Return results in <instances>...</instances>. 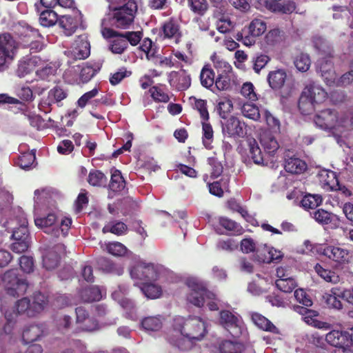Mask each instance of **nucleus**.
Here are the masks:
<instances>
[{"label":"nucleus","instance_id":"nucleus-1","mask_svg":"<svg viewBox=\"0 0 353 353\" xmlns=\"http://www.w3.org/2000/svg\"><path fill=\"white\" fill-rule=\"evenodd\" d=\"M206 333L205 323L200 317L177 316L174 319L173 330L168 334L167 339L173 346L185 351L190 348V343L201 341Z\"/></svg>","mask_w":353,"mask_h":353},{"label":"nucleus","instance_id":"nucleus-2","mask_svg":"<svg viewBox=\"0 0 353 353\" xmlns=\"http://www.w3.org/2000/svg\"><path fill=\"white\" fill-rule=\"evenodd\" d=\"M138 10L135 0H130L121 6L114 8L111 14L102 19L101 28L110 27L117 29H128L134 23Z\"/></svg>","mask_w":353,"mask_h":353},{"label":"nucleus","instance_id":"nucleus-3","mask_svg":"<svg viewBox=\"0 0 353 353\" xmlns=\"http://www.w3.org/2000/svg\"><path fill=\"white\" fill-rule=\"evenodd\" d=\"M327 98V92L315 83L307 85L299 100V109L302 114L308 115L315 110V105L324 102Z\"/></svg>","mask_w":353,"mask_h":353},{"label":"nucleus","instance_id":"nucleus-4","mask_svg":"<svg viewBox=\"0 0 353 353\" xmlns=\"http://www.w3.org/2000/svg\"><path fill=\"white\" fill-rule=\"evenodd\" d=\"M314 121L323 130H332L336 126L349 128L353 125V114H345L339 120L337 111L327 108L317 113Z\"/></svg>","mask_w":353,"mask_h":353},{"label":"nucleus","instance_id":"nucleus-5","mask_svg":"<svg viewBox=\"0 0 353 353\" xmlns=\"http://www.w3.org/2000/svg\"><path fill=\"white\" fill-rule=\"evenodd\" d=\"M3 281L7 294L14 297L23 295L28 287L24 276L19 274L17 269H11L6 271L3 274Z\"/></svg>","mask_w":353,"mask_h":353},{"label":"nucleus","instance_id":"nucleus-6","mask_svg":"<svg viewBox=\"0 0 353 353\" xmlns=\"http://www.w3.org/2000/svg\"><path fill=\"white\" fill-rule=\"evenodd\" d=\"M186 285L190 290L187 295V301L192 305L201 307L203 306L206 299H215V294L197 279H189L186 281Z\"/></svg>","mask_w":353,"mask_h":353},{"label":"nucleus","instance_id":"nucleus-7","mask_svg":"<svg viewBox=\"0 0 353 353\" xmlns=\"http://www.w3.org/2000/svg\"><path fill=\"white\" fill-rule=\"evenodd\" d=\"M101 32L104 39H110L108 50L112 53L121 54L128 48V44L122 32L105 26L101 28Z\"/></svg>","mask_w":353,"mask_h":353},{"label":"nucleus","instance_id":"nucleus-8","mask_svg":"<svg viewBox=\"0 0 353 353\" xmlns=\"http://www.w3.org/2000/svg\"><path fill=\"white\" fill-rule=\"evenodd\" d=\"M17 44L9 33L0 34V72L7 68L6 63L14 59Z\"/></svg>","mask_w":353,"mask_h":353},{"label":"nucleus","instance_id":"nucleus-9","mask_svg":"<svg viewBox=\"0 0 353 353\" xmlns=\"http://www.w3.org/2000/svg\"><path fill=\"white\" fill-rule=\"evenodd\" d=\"M219 323L234 337H238L242 333L241 316L230 310H223L219 312Z\"/></svg>","mask_w":353,"mask_h":353},{"label":"nucleus","instance_id":"nucleus-10","mask_svg":"<svg viewBox=\"0 0 353 353\" xmlns=\"http://www.w3.org/2000/svg\"><path fill=\"white\" fill-rule=\"evenodd\" d=\"M130 276L134 279L155 281L159 276V272L154 263H140L131 268Z\"/></svg>","mask_w":353,"mask_h":353},{"label":"nucleus","instance_id":"nucleus-11","mask_svg":"<svg viewBox=\"0 0 353 353\" xmlns=\"http://www.w3.org/2000/svg\"><path fill=\"white\" fill-rule=\"evenodd\" d=\"M14 32L19 38L20 44L23 46L34 39H40L39 30L24 21H19L14 26Z\"/></svg>","mask_w":353,"mask_h":353},{"label":"nucleus","instance_id":"nucleus-12","mask_svg":"<svg viewBox=\"0 0 353 353\" xmlns=\"http://www.w3.org/2000/svg\"><path fill=\"white\" fill-rule=\"evenodd\" d=\"M69 95V90L63 85H56L50 89L48 93L46 99H43L39 103V108H50L53 103H57L58 106H62V101L65 99Z\"/></svg>","mask_w":353,"mask_h":353},{"label":"nucleus","instance_id":"nucleus-13","mask_svg":"<svg viewBox=\"0 0 353 353\" xmlns=\"http://www.w3.org/2000/svg\"><path fill=\"white\" fill-rule=\"evenodd\" d=\"M161 30L163 39H173L176 44L181 41L182 32L177 19L174 18L168 19L163 23Z\"/></svg>","mask_w":353,"mask_h":353},{"label":"nucleus","instance_id":"nucleus-14","mask_svg":"<svg viewBox=\"0 0 353 353\" xmlns=\"http://www.w3.org/2000/svg\"><path fill=\"white\" fill-rule=\"evenodd\" d=\"M244 125L238 118L231 116L222 124V132L229 137H243Z\"/></svg>","mask_w":353,"mask_h":353},{"label":"nucleus","instance_id":"nucleus-15","mask_svg":"<svg viewBox=\"0 0 353 353\" xmlns=\"http://www.w3.org/2000/svg\"><path fill=\"white\" fill-rule=\"evenodd\" d=\"M169 83L179 91L186 90L191 85V77L185 70L173 71L170 74Z\"/></svg>","mask_w":353,"mask_h":353},{"label":"nucleus","instance_id":"nucleus-16","mask_svg":"<svg viewBox=\"0 0 353 353\" xmlns=\"http://www.w3.org/2000/svg\"><path fill=\"white\" fill-rule=\"evenodd\" d=\"M330 259L341 264L348 263L350 258V251L339 246L327 245L322 252Z\"/></svg>","mask_w":353,"mask_h":353},{"label":"nucleus","instance_id":"nucleus-17","mask_svg":"<svg viewBox=\"0 0 353 353\" xmlns=\"http://www.w3.org/2000/svg\"><path fill=\"white\" fill-rule=\"evenodd\" d=\"M77 314V321L78 323H84L82 330L87 332H92L99 328L97 321L93 318H89L88 311L83 307H77L75 309Z\"/></svg>","mask_w":353,"mask_h":353},{"label":"nucleus","instance_id":"nucleus-18","mask_svg":"<svg viewBox=\"0 0 353 353\" xmlns=\"http://www.w3.org/2000/svg\"><path fill=\"white\" fill-rule=\"evenodd\" d=\"M17 221H18L19 227L12 228V234L11 239L12 240H18V239H20V240L30 241L28 220L23 214L19 217V220L17 219L11 220L10 221L6 222V224H12L13 222Z\"/></svg>","mask_w":353,"mask_h":353},{"label":"nucleus","instance_id":"nucleus-19","mask_svg":"<svg viewBox=\"0 0 353 353\" xmlns=\"http://www.w3.org/2000/svg\"><path fill=\"white\" fill-rule=\"evenodd\" d=\"M347 331H339L333 330L325 335L326 342L334 347L347 346L348 347Z\"/></svg>","mask_w":353,"mask_h":353},{"label":"nucleus","instance_id":"nucleus-20","mask_svg":"<svg viewBox=\"0 0 353 353\" xmlns=\"http://www.w3.org/2000/svg\"><path fill=\"white\" fill-rule=\"evenodd\" d=\"M343 290H341L339 288H333L330 290V293H325L323 296V299L328 307L336 310H341L343 308V304L340 299H344Z\"/></svg>","mask_w":353,"mask_h":353},{"label":"nucleus","instance_id":"nucleus-21","mask_svg":"<svg viewBox=\"0 0 353 353\" xmlns=\"http://www.w3.org/2000/svg\"><path fill=\"white\" fill-rule=\"evenodd\" d=\"M59 246L57 245L46 251L43 255V267L47 270L55 269L60 263V256L57 250Z\"/></svg>","mask_w":353,"mask_h":353},{"label":"nucleus","instance_id":"nucleus-22","mask_svg":"<svg viewBox=\"0 0 353 353\" xmlns=\"http://www.w3.org/2000/svg\"><path fill=\"white\" fill-rule=\"evenodd\" d=\"M287 74L284 69H276L270 71L268 75V82L273 90L281 88L285 82Z\"/></svg>","mask_w":353,"mask_h":353},{"label":"nucleus","instance_id":"nucleus-23","mask_svg":"<svg viewBox=\"0 0 353 353\" xmlns=\"http://www.w3.org/2000/svg\"><path fill=\"white\" fill-rule=\"evenodd\" d=\"M285 170L287 172L294 174H301L307 168L305 161L297 157H289L285 161Z\"/></svg>","mask_w":353,"mask_h":353},{"label":"nucleus","instance_id":"nucleus-24","mask_svg":"<svg viewBox=\"0 0 353 353\" xmlns=\"http://www.w3.org/2000/svg\"><path fill=\"white\" fill-rule=\"evenodd\" d=\"M43 334L42 325H30L26 327L22 334V340L26 343H32L37 341Z\"/></svg>","mask_w":353,"mask_h":353},{"label":"nucleus","instance_id":"nucleus-25","mask_svg":"<svg viewBox=\"0 0 353 353\" xmlns=\"http://www.w3.org/2000/svg\"><path fill=\"white\" fill-rule=\"evenodd\" d=\"M252 321L259 329L273 334H279V330L266 317L259 313L252 314Z\"/></svg>","mask_w":353,"mask_h":353},{"label":"nucleus","instance_id":"nucleus-26","mask_svg":"<svg viewBox=\"0 0 353 353\" xmlns=\"http://www.w3.org/2000/svg\"><path fill=\"white\" fill-rule=\"evenodd\" d=\"M59 26L63 30L66 36H71L78 28V21L75 17L65 14L59 19Z\"/></svg>","mask_w":353,"mask_h":353},{"label":"nucleus","instance_id":"nucleus-27","mask_svg":"<svg viewBox=\"0 0 353 353\" xmlns=\"http://www.w3.org/2000/svg\"><path fill=\"white\" fill-rule=\"evenodd\" d=\"M101 66L102 64L98 62L87 63L81 70V81L88 83L100 71Z\"/></svg>","mask_w":353,"mask_h":353},{"label":"nucleus","instance_id":"nucleus-28","mask_svg":"<svg viewBox=\"0 0 353 353\" xmlns=\"http://www.w3.org/2000/svg\"><path fill=\"white\" fill-rule=\"evenodd\" d=\"M260 142L265 151L270 154H274L279 148L277 140L270 132L261 134Z\"/></svg>","mask_w":353,"mask_h":353},{"label":"nucleus","instance_id":"nucleus-29","mask_svg":"<svg viewBox=\"0 0 353 353\" xmlns=\"http://www.w3.org/2000/svg\"><path fill=\"white\" fill-rule=\"evenodd\" d=\"M247 142L249 148L248 157L252 159L255 164H263V156L256 139L250 137L248 138Z\"/></svg>","mask_w":353,"mask_h":353},{"label":"nucleus","instance_id":"nucleus-30","mask_svg":"<svg viewBox=\"0 0 353 353\" xmlns=\"http://www.w3.org/2000/svg\"><path fill=\"white\" fill-rule=\"evenodd\" d=\"M190 101H192V108L199 114L201 121H209L210 114L207 101L194 97H191Z\"/></svg>","mask_w":353,"mask_h":353},{"label":"nucleus","instance_id":"nucleus-31","mask_svg":"<svg viewBox=\"0 0 353 353\" xmlns=\"http://www.w3.org/2000/svg\"><path fill=\"white\" fill-rule=\"evenodd\" d=\"M245 349L243 343L230 340L221 341L219 346L220 353H242Z\"/></svg>","mask_w":353,"mask_h":353},{"label":"nucleus","instance_id":"nucleus-32","mask_svg":"<svg viewBox=\"0 0 353 353\" xmlns=\"http://www.w3.org/2000/svg\"><path fill=\"white\" fill-rule=\"evenodd\" d=\"M219 223L222 228L233 235H241L244 232V229L239 223L227 217H220Z\"/></svg>","mask_w":353,"mask_h":353},{"label":"nucleus","instance_id":"nucleus-33","mask_svg":"<svg viewBox=\"0 0 353 353\" xmlns=\"http://www.w3.org/2000/svg\"><path fill=\"white\" fill-rule=\"evenodd\" d=\"M202 126V143L205 148L211 149L214 141V130L209 121H201Z\"/></svg>","mask_w":353,"mask_h":353},{"label":"nucleus","instance_id":"nucleus-34","mask_svg":"<svg viewBox=\"0 0 353 353\" xmlns=\"http://www.w3.org/2000/svg\"><path fill=\"white\" fill-rule=\"evenodd\" d=\"M125 186V182L119 170H114L112 172L109 189L114 192H121Z\"/></svg>","mask_w":353,"mask_h":353},{"label":"nucleus","instance_id":"nucleus-35","mask_svg":"<svg viewBox=\"0 0 353 353\" xmlns=\"http://www.w3.org/2000/svg\"><path fill=\"white\" fill-rule=\"evenodd\" d=\"M214 76V70L210 66L204 65L199 76L202 86L208 89L210 88L215 83Z\"/></svg>","mask_w":353,"mask_h":353},{"label":"nucleus","instance_id":"nucleus-36","mask_svg":"<svg viewBox=\"0 0 353 353\" xmlns=\"http://www.w3.org/2000/svg\"><path fill=\"white\" fill-rule=\"evenodd\" d=\"M81 298L84 302L91 303L99 301L101 299L102 295L100 289L97 286H92L83 289L81 292Z\"/></svg>","mask_w":353,"mask_h":353},{"label":"nucleus","instance_id":"nucleus-37","mask_svg":"<svg viewBox=\"0 0 353 353\" xmlns=\"http://www.w3.org/2000/svg\"><path fill=\"white\" fill-rule=\"evenodd\" d=\"M127 230V225L120 221H112L108 225H105L102 229L103 233L110 232L117 236L125 234Z\"/></svg>","mask_w":353,"mask_h":353},{"label":"nucleus","instance_id":"nucleus-38","mask_svg":"<svg viewBox=\"0 0 353 353\" xmlns=\"http://www.w3.org/2000/svg\"><path fill=\"white\" fill-rule=\"evenodd\" d=\"M39 21L43 27L53 26L59 21L58 14L51 9H46L40 14Z\"/></svg>","mask_w":353,"mask_h":353},{"label":"nucleus","instance_id":"nucleus-39","mask_svg":"<svg viewBox=\"0 0 353 353\" xmlns=\"http://www.w3.org/2000/svg\"><path fill=\"white\" fill-rule=\"evenodd\" d=\"M247 28L248 33L250 34L252 39H254L265 32L266 30V23L262 19H254L251 21Z\"/></svg>","mask_w":353,"mask_h":353},{"label":"nucleus","instance_id":"nucleus-40","mask_svg":"<svg viewBox=\"0 0 353 353\" xmlns=\"http://www.w3.org/2000/svg\"><path fill=\"white\" fill-rule=\"evenodd\" d=\"M141 325L145 330L157 332L161 329L163 322L159 316H148L142 320Z\"/></svg>","mask_w":353,"mask_h":353},{"label":"nucleus","instance_id":"nucleus-41","mask_svg":"<svg viewBox=\"0 0 353 353\" xmlns=\"http://www.w3.org/2000/svg\"><path fill=\"white\" fill-rule=\"evenodd\" d=\"M275 284L279 290L285 293H291L297 286L296 282L292 276H288L285 279H278Z\"/></svg>","mask_w":353,"mask_h":353},{"label":"nucleus","instance_id":"nucleus-42","mask_svg":"<svg viewBox=\"0 0 353 353\" xmlns=\"http://www.w3.org/2000/svg\"><path fill=\"white\" fill-rule=\"evenodd\" d=\"M322 203V197L319 194H306L301 201L302 207L304 209H314Z\"/></svg>","mask_w":353,"mask_h":353},{"label":"nucleus","instance_id":"nucleus-43","mask_svg":"<svg viewBox=\"0 0 353 353\" xmlns=\"http://www.w3.org/2000/svg\"><path fill=\"white\" fill-rule=\"evenodd\" d=\"M107 181V177L100 170H92L89 173L88 181L92 186H105Z\"/></svg>","mask_w":353,"mask_h":353},{"label":"nucleus","instance_id":"nucleus-44","mask_svg":"<svg viewBox=\"0 0 353 353\" xmlns=\"http://www.w3.org/2000/svg\"><path fill=\"white\" fill-rule=\"evenodd\" d=\"M107 252L115 256H124L127 254L128 250L121 243L118 241L109 242L105 245Z\"/></svg>","mask_w":353,"mask_h":353},{"label":"nucleus","instance_id":"nucleus-45","mask_svg":"<svg viewBox=\"0 0 353 353\" xmlns=\"http://www.w3.org/2000/svg\"><path fill=\"white\" fill-rule=\"evenodd\" d=\"M141 290L145 296L152 299L159 298L162 294L161 287L151 283H143Z\"/></svg>","mask_w":353,"mask_h":353},{"label":"nucleus","instance_id":"nucleus-46","mask_svg":"<svg viewBox=\"0 0 353 353\" xmlns=\"http://www.w3.org/2000/svg\"><path fill=\"white\" fill-rule=\"evenodd\" d=\"M314 270L317 274L327 282L336 283L339 281V276L334 272L325 269L319 263L314 266Z\"/></svg>","mask_w":353,"mask_h":353},{"label":"nucleus","instance_id":"nucleus-47","mask_svg":"<svg viewBox=\"0 0 353 353\" xmlns=\"http://www.w3.org/2000/svg\"><path fill=\"white\" fill-rule=\"evenodd\" d=\"M320 181L327 189L333 190L338 185L339 182L334 172L323 171L320 174Z\"/></svg>","mask_w":353,"mask_h":353},{"label":"nucleus","instance_id":"nucleus-48","mask_svg":"<svg viewBox=\"0 0 353 353\" xmlns=\"http://www.w3.org/2000/svg\"><path fill=\"white\" fill-rule=\"evenodd\" d=\"M294 64L299 71L306 72L310 67V57L307 54L301 53L295 57Z\"/></svg>","mask_w":353,"mask_h":353},{"label":"nucleus","instance_id":"nucleus-49","mask_svg":"<svg viewBox=\"0 0 353 353\" xmlns=\"http://www.w3.org/2000/svg\"><path fill=\"white\" fill-rule=\"evenodd\" d=\"M188 6L196 14L203 16L208 9L207 0H188Z\"/></svg>","mask_w":353,"mask_h":353},{"label":"nucleus","instance_id":"nucleus-50","mask_svg":"<svg viewBox=\"0 0 353 353\" xmlns=\"http://www.w3.org/2000/svg\"><path fill=\"white\" fill-rule=\"evenodd\" d=\"M241 112L245 117L254 121H258L260 119L259 108L254 104L244 103L241 108Z\"/></svg>","mask_w":353,"mask_h":353},{"label":"nucleus","instance_id":"nucleus-51","mask_svg":"<svg viewBox=\"0 0 353 353\" xmlns=\"http://www.w3.org/2000/svg\"><path fill=\"white\" fill-rule=\"evenodd\" d=\"M152 99L157 103H168L170 98L168 94L158 86H152L149 89Z\"/></svg>","mask_w":353,"mask_h":353},{"label":"nucleus","instance_id":"nucleus-52","mask_svg":"<svg viewBox=\"0 0 353 353\" xmlns=\"http://www.w3.org/2000/svg\"><path fill=\"white\" fill-rule=\"evenodd\" d=\"M321 75L327 81V83L333 82L335 79V73L333 70V65L330 61H325L320 65Z\"/></svg>","mask_w":353,"mask_h":353},{"label":"nucleus","instance_id":"nucleus-53","mask_svg":"<svg viewBox=\"0 0 353 353\" xmlns=\"http://www.w3.org/2000/svg\"><path fill=\"white\" fill-rule=\"evenodd\" d=\"M35 160L36 156L34 152H24L19 157L17 164L22 169L27 170L32 166Z\"/></svg>","mask_w":353,"mask_h":353},{"label":"nucleus","instance_id":"nucleus-54","mask_svg":"<svg viewBox=\"0 0 353 353\" xmlns=\"http://www.w3.org/2000/svg\"><path fill=\"white\" fill-rule=\"evenodd\" d=\"M139 49L145 53L148 60L156 57L157 48L150 39L145 38L139 46Z\"/></svg>","mask_w":353,"mask_h":353},{"label":"nucleus","instance_id":"nucleus-55","mask_svg":"<svg viewBox=\"0 0 353 353\" xmlns=\"http://www.w3.org/2000/svg\"><path fill=\"white\" fill-rule=\"evenodd\" d=\"M57 221V215L54 213H49L47 216L35 218L34 223L38 228H45L52 226Z\"/></svg>","mask_w":353,"mask_h":353},{"label":"nucleus","instance_id":"nucleus-56","mask_svg":"<svg viewBox=\"0 0 353 353\" xmlns=\"http://www.w3.org/2000/svg\"><path fill=\"white\" fill-rule=\"evenodd\" d=\"M122 33L127 41V44L130 43L132 46H137L143 36L142 31H126Z\"/></svg>","mask_w":353,"mask_h":353},{"label":"nucleus","instance_id":"nucleus-57","mask_svg":"<svg viewBox=\"0 0 353 353\" xmlns=\"http://www.w3.org/2000/svg\"><path fill=\"white\" fill-rule=\"evenodd\" d=\"M33 61H28V59L23 58L19 61L16 73L19 77H23L26 74H30L32 70L31 63Z\"/></svg>","mask_w":353,"mask_h":353},{"label":"nucleus","instance_id":"nucleus-58","mask_svg":"<svg viewBox=\"0 0 353 353\" xmlns=\"http://www.w3.org/2000/svg\"><path fill=\"white\" fill-rule=\"evenodd\" d=\"M82 48L83 49L78 46L70 52V54L74 57V59H85L90 55L89 43L88 42L83 43Z\"/></svg>","mask_w":353,"mask_h":353},{"label":"nucleus","instance_id":"nucleus-59","mask_svg":"<svg viewBox=\"0 0 353 353\" xmlns=\"http://www.w3.org/2000/svg\"><path fill=\"white\" fill-rule=\"evenodd\" d=\"M30 305V301L26 297L17 301L15 305L17 313L19 314L26 313L28 316L32 315Z\"/></svg>","mask_w":353,"mask_h":353},{"label":"nucleus","instance_id":"nucleus-60","mask_svg":"<svg viewBox=\"0 0 353 353\" xmlns=\"http://www.w3.org/2000/svg\"><path fill=\"white\" fill-rule=\"evenodd\" d=\"M314 218L321 224H329L332 221V214L323 209L316 210L314 213Z\"/></svg>","mask_w":353,"mask_h":353},{"label":"nucleus","instance_id":"nucleus-61","mask_svg":"<svg viewBox=\"0 0 353 353\" xmlns=\"http://www.w3.org/2000/svg\"><path fill=\"white\" fill-rule=\"evenodd\" d=\"M265 301L270 303L272 306L277 307H285L288 304L284 298L274 292L267 295L265 296Z\"/></svg>","mask_w":353,"mask_h":353},{"label":"nucleus","instance_id":"nucleus-62","mask_svg":"<svg viewBox=\"0 0 353 353\" xmlns=\"http://www.w3.org/2000/svg\"><path fill=\"white\" fill-rule=\"evenodd\" d=\"M214 84L219 90H227L231 86V79L227 74H221L216 79Z\"/></svg>","mask_w":353,"mask_h":353},{"label":"nucleus","instance_id":"nucleus-63","mask_svg":"<svg viewBox=\"0 0 353 353\" xmlns=\"http://www.w3.org/2000/svg\"><path fill=\"white\" fill-rule=\"evenodd\" d=\"M132 72L128 71L125 68L119 69L118 72L112 74L110 77V83L112 85L119 84L124 78L130 76Z\"/></svg>","mask_w":353,"mask_h":353},{"label":"nucleus","instance_id":"nucleus-64","mask_svg":"<svg viewBox=\"0 0 353 353\" xmlns=\"http://www.w3.org/2000/svg\"><path fill=\"white\" fill-rule=\"evenodd\" d=\"M19 265L21 270L26 273H30L34 270V260L32 256L23 255L19 258Z\"/></svg>","mask_w":353,"mask_h":353}]
</instances>
